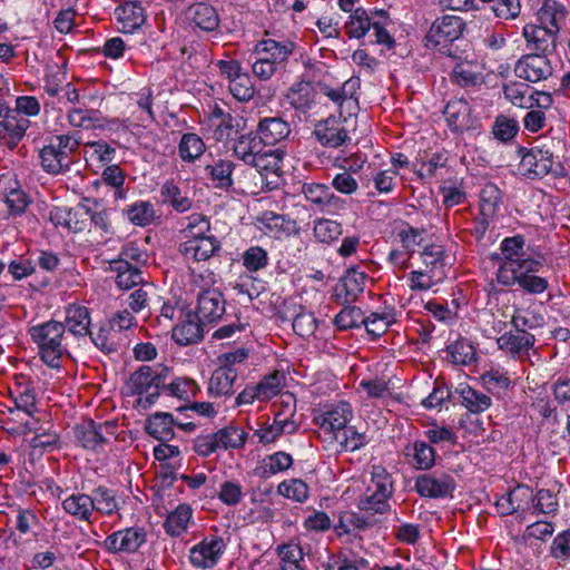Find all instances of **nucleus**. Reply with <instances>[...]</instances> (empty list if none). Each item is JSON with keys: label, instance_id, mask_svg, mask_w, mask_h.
I'll list each match as a JSON object with an SVG mask.
<instances>
[{"label": "nucleus", "instance_id": "nucleus-62", "mask_svg": "<svg viewBox=\"0 0 570 570\" xmlns=\"http://www.w3.org/2000/svg\"><path fill=\"white\" fill-rule=\"evenodd\" d=\"M364 314L357 306L344 307L334 318V323L341 331H346L363 325Z\"/></svg>", "mask_w": 570, "mask_h": 570}, {"label": "nucleus", "instance_id": "nucleus-39", "mask_svg": "<svg viewBox=\"0 0 570 570\" xmlns=\"http://www.w3.org/2000/svg\"><path fill=\"white\" fill-rule=\"evenodd\" d=\"M63 510L70 515L89 521L94 513V505L90 495L83 493L71 494L62 501Z\"/></svg>", "mask_w": 570, "mask_h": 570}, {"label": "nucleus", "instance_id": "nucleus-4", "mask_svg": "<svg viewBox=\"0 0 570 570\" xmlns=\"http://www.w3.org/2000/svg\"><path fill=\"white\" fill-rule=\"evenodd\" d=\"M79 142L70 135H59L50 139L39 153L42 168L52 175L65 173L72 164L71 155Z\"/></svg>", "mask_w": 570, "mask_h": 570}, {"label": "nucleus", "instance_id": "nucleus-43", "mask_svg": "<svg viewBox=\"0 0 570 570\" xmlns=\"http://www.w3.org/2000/svg\"><path fill=\"white\" fill-rule=\"evenodd\" d=\"M367 12L363 8H356L345 22L344 29L348 38L360 39L364 37L373 27Z\"/></svg>", "mask_w": 570, "mask_h": 570}, {"label": "nucleus", "instance_id": "nucleus-41", "mask_svg": "<svg viewBox=\"0 0 570 570\" xmlns=\"http://www.w3.org/2000/svg\"><path fill=\"white\" fill-rule=\"evenodd\" d=\"M424 228H416L409 223L403 222L397 229L396 237L401 244V247L413 256L419 247H424Z\"/></svg>", "mask_w": 570, "mask_h": 570}, {"label": "nucleus", "instance_id": "nucleus-23", "mask_svg": "<svg viewBox=\"0 0 570 570\" xmlns=\"http://www.w3.org/2000/svg\"><path fill=\"white\" fill-rule=\"evenodd\" d=\"M257 134L265 147L275 146L286 139L292 129L288 121L279 116L265 117L258 121Z\"/></svg>", "mask_w": 570, "mask_h": 570}, {"label": "nucleus", "instance_id": "nucleus-29", "mask_svg": "<svg viewBox=\"0 0 570 570\" xmlns=\"http://www.w3.org/2000/svg\"><path fill=\"white\" fill-rule=\"evenodd\" d=\"M444 116L454 132H462L472 126L471 109L464 99L449 101L444 108Z\"/></svg>", "mask_w": 570, "mask_h": 570}, {"label": "nucleus", "instance_id": "nucleus-1", "mask_svg": "<svg viewBox=\"0 0 570 570\" xmlns=\"http://www.w3.org/2000/svg\"><path fill=\"white\" fill-rule=\"evenodd\" d=\"M169 368L163 365H142L130 374L125 390L128 395H138L135 406L149 409L160 395L163 385L168 379Z\"/></svg>", "mask_w": 570, "mask_h": 570}, {"label": "nucleus", "instance_id": "nucleus-32", "mask_svg": "<svg viewBox=\"0 0 570 570\" xmlns=\"http://www.w3.org/2000/svg\"><path fill=\"white\" fill-rule=\"evenodd\" d=\"M236 379L237 370H228L227 367L218 366L208 381V393L215 397L232 395L234 393Z\"/></svg>", "mask_w": 570, "mask_h": 570}, {"label": "nucleus", "instance_id": "nucleus-7", "mask_svg": "<svg viewBox=\"0 0 570 570\" xmlns=\"http://www.w3.org/2000/svg\"><path fill=\"white\" fill-rule=\"evenodd\" d=\"M353 416V410L350 403L338 402L324 407L314 415L313 422L321 432L333 440H338V435L344 430Z\"/></svg>", "mask_w": 570, "mask_h": 570}, {"label": "nucleus", "instance_id": "nucleus-47", "mask_svg": "<svg viewBox=\"0 0 570 570\" xmlns=\"http://www.w3.org/2000/svg\"><path fill=\"white\" fill-rule=\"evenodd\" d=\"M199 391L200 387L198 384L188 377H177L169 384L165 382L163 385V392L183 401H189L191 397H195Z\"/></svg>", "mask_w": 570, "mask_h": 570}, {"label": "nucleus", "instance_id": "nucleus-21", "mask_svg": "<svg viewBox=\"0 0 570 570\" xmlns=\"http://www.w3.org/2000/svg\"><path fill=\"white\" fill-rule=\"evenodd\" d=\"M277 563L271 564L267 570H307L305 554L302 546L296 540L283 542L275 548Z\"/></svg>", "mask_w": 570, "mask_h": 570}, {"label": "nucleus", "instance_id": "nucleus-59", "mask_svg": "<svg viewBox=\"0 0 570 570\" xmlns=\"http://www.w3.org/2000/svg\"><path fill=\"white\" fill-rule=\"evenodd\" d=\"M228 89L238 101H249L255 95L254 83L246 72H242L236 79H232Z\"/></svg>", "mask_w": 570, "mask_h": 570}, {"label": "nucleus", "instance_id": "nucleus-60", "mask_svg": "<svg viewBox=\"0 0 570 570\" xmlns=\"http://www.w3.org/2000/svg\"><path fill=\"white\" fill-rule=\"evenodd\" d=\"M282 381L283 375L278 372H274L264 376L257 384H255L261 402H267L276 396L282 390Z\"/></svg>", "mask_w": 570, "mask_h": 570}, {"label": "nucleus", "instance_id": "nucleus-63", "mask_svg": "<svg viewBox=\"0 0 570 570\" xmlns=\"http://www.w3.org/2000/svg\"><path fill=\"white\" fill-rule=\"evenodd\" d=\"M481 381L491 393L500 394L509 389L511 381L505 372L500 368H491L481 375Z\"/></svg>", "mask_w": 570, "mask_h": 570}, {"label": "nucleus", "instance_id": "nucleus-64", "mask_svg": "<svg viewBox=\"0 0 570 570\" xmlns=\"http://www.w3.org/2000/svg\"><path fill=\"white\" fill-rule=\"evenodd\" d=\"M281 495L296 502H304L308 498V487L299 479H291L283 481L277 487Z\"/></svg>", "mask_w": 570, "mask_h": 570}, {"label": "nucleus", "instance_id": "nucleus-49", "mask_svg": "<svg viewBox=\"0 0 570 570\" xmlns=\"http://www.w3.org/2000/svg\"><path fill=\"white\" fill-rule=\"evenodd\" d=\"M234 164L230 160L217 159L205 166L206 175L216 183L217 187H229L233 183L232 173Z\"/></svg>", "mask_w": 570, "mask_h": 570}, {"label": "nucleus", "instance_id": "nucleus-14", "mask_svg": "<svg viewBox=\"0 0 570 570\" xmlns=\"http://www.w3.org/2000/svg\"><path fill=\"white\" fill-rule=\"evenodd\" d=\"M512 324L517 327V332L504 333L498 337L497 343L499 348L503 352L521 358L533 347L535 338L527 331L519 330V326L524 324L519 316L512 317Z\"/></svg>", "mask_w": 570, "mask_h": 570}, {"label": "nucleus", "instance_id": "nucleus-34", "mask_svg": "<svg viewBox=\"0 0 570 570\" xmlns=\"http://www.w3.org/2000/svg\"><path fill=\"white\" fill-rule=\"evenodd\" d=\"M175 424L176 421L170 413L156 412L147 419L146 431L150 436L159 441L167 442L175 435Z\"/></svg>", "mask_w": 570, "mask_h": 570}, {"label": "nucleus", "instance_id": "nucleus-44", "mask_svg": "<svg viewBox=\"0 0 570 570\" xmlns=\"http://www.w3.org/2000/svg\"><path fill=\"white\" fill-rule=\"evenodd\" d=\"M161 200L176 212L184 213L191 208L193 200L184 195L174 181H166L160 189Z\"/></svg>", "mask_w": 570, "mask_h": 570}, {"label": "nucleus", "instance_id": "nucleus-58", "mask_svg": "<svg viewBox=\"0 0 570 570\" xmlns=\"http://www.w3.org/2000/svg\"><path fill=\"white\" fill-rule=\"evenodd\" d=\"M298 429V423H287L277 425L272 423L268 426L258 429L255 431V435L258 438L262 444H271L275 442L283 434H294Z\"/></svg>", "mask_w": 570, "mask_h": 570}, {"label": "nucleus", "instance_id": "nucleus-3", "mask_svg": "<svg viewBox=\"0 0 570 570\" xmlns=\"http://www.w3.org/2000/svg\"><path fill=\"white\" fill-rule=\"evenodd\" d=\"M29 334L38 346L40 358L52 368L60 367L63 356L67 355L63 323L48 321L30 327Z\"/></svg>", "mask_w": 570, "mask_h": 570}, {"label": "nucleus", "instance_id": "nucleus-28", "mask_svg": "<svg viewBox=\"0 0 570 570\" xmlns=\"http://www.w3.org/2000/svg\"><path fill=\"white\" fill-rule=\"evenodd\" d=\"M540 267V263L533 259V265L527 268H518L513 273L515 278L512 279L509 284H501L505 287H511L514 284H518L522 289L530 294H541L548 287V281L543 277L534 275V273Z\"/></svg>", "mask_w": 570, "mask_h": 570}, {"label": "nucleus", "instance_id": "nucleus-36", "mask_svg": "<svg viewBox=\"0 0 570 570\" xmlns=\"http://www.w3.org/2000/svg\"><path fill=\"white\" fill-rule=\"evenodd\" d=\"M206 151V144L195 132H185L178 142V155L185 163H194Z\"/></svg>", "mask_w": 570, "mask_h": 570}, {"label": "nucleus", "instance_id": "nucleus-27", "mask_svg": "<svg viewBox=\"0 0 570 570\" xmlns=\"http://www.w3.org/2000/svg\"><path fill=\"white\" fill-rule=\"evenodd\" d=\"M187 18L197 28L203 31L212 32L218 29L220 19L215 7L197 2L188 7Z\"/></svg>", "mask_w": 570, "mask_h": 570}, {"label": "nucleus", "instance_id": "nucleus-5", "mask_svg": "<svg viewBox=\"0 0 570 570\" xmlns=\"http://www.w3.org/2000/svg\"><path fill=\"white\" fill-rule=\"evenodd\" d=\"M502 257L499 258L497 281L509 284L515 278L514 271L533 265V259L524 253V238L521 235L504 238L500 246Z\"/></svg>", "mask_w": 570, "mask_h": 570}, {"label": "nucleus", "instance_id": "nucleus-38", "mask_svg": "<svg viewBox=\"0 0 570 570\" xmlns=\"http://www.w3.org/2000/svg\"><path fill=\"white\" fill-rule=\"evenodd\" d=\"M286 97L292 107L305 111L315 100V89L309 81H299L289 88Z\"/></svg>", "mask_w": 570, "mask_h": 570}, {"label": "nucleus", "instance_id": "nucleus-33", "mask_svg": "<svg viewBox=\"0 0 570 570\" xmlns=\"http://www.w3.org/2000/svg\"><path fill=\"white\" fill-rule=\"evenodd\" d=\"M202 324L198 318L187 314L186 320L179 322L173 328L171 337L183 346L198 343L203 337Z\"/></svg>", "mask_w": 570, "mask_h": 570}, {"label": "nucleus", "instance_id": "nucleus-45", "mask_svg": "<svg viewBox=\"0 0 570 570\" xmlns=\"http://www.w3.org/2000/svg\"><path fill=\"white\" fill-rule=\"evenodd\" d=\"M90 499L92 500L94 511L99 513L111 515L119 510V503L115 492L107 487L101 485L96 488Z\"/></svg>", "mask_w": 570, "mask_h": 570}, {"label": "nucleus", "instance_id": "nucleus-26", "mask_svg": "<svg viewBox=\"0 0 570 570\" xmlns=\"http://www.w3.org/2000/svg\"><path fill=\"white\" fill-rule=\"evenodd\" d=\"M567 14L568 11L562 3L557 0H544L535 12V23L547 27L558 35Z\"/></svg>", "mask_w": 570, "mask_h": 570}, {"label": "nucleus", "instance_id": "nucleus-12", "mask_svg": "<svg viewBox=\"0 0 570 570\" xmlns=\"http://www.w3.org/2000/svg\"><path fill=\"white\" fill-rule=\"evenodd\" d=\"M346 116L347 115H344V117L340 116L338 118L331 116L315 125L313 134L322 146L326 148H338L351 139L344 126Z\"/></svg>", "mask_w": 570, "mask_h": 570}, {"label": "nucleus", "instance_id": "nucleus-16", "mask_svg": "<svg viewBox=\"0 0 570 570\" xmlns=\"http://www.w3.org/2000/svg\"><path fill=\"white\" fill-rule=\"evenodd\" d=\"M514 73L520 79L538 82L551 76L552 67L543 53H529L517 61Z\"/></svg>", "mask_w": 570, "mask_h": 570}, {"label": "nucleus", "instance_id": "nucleus-8", "mask_svg": "<svg viewBox=\"0 0 570 570\" xmlns=\"http://www.w3.org/2000/svg\"><path fill=\"white\" fill-rule=\"evenodd\" d=\"M30 120L0 101V145L13 149L30 127Z\"/></svg>", "mask_w": 570, "mask_h": 570}, {"label": "nucleus", "instance_id": "nucleus-57", "mask_svg": "<svg viewBox=\"0 0 570 570\" xmlns=\"http://www.w3.org/2000/svg\"><path fill=\"white\" fill-rule=\"evenodd\" d=\"M292 326L298 336L308 338L315 333L317 321L312 312L299 306V312L296 313Z\"/></svg>", "mask_w": 570, "mask_h": 570}, {"label": "nucleus", "instance_id": "nucleus-53", "mask_svg": "<svg viewBox=\"0 0 570 570\" xmlns=\"http://www.w3.org/2000/svg\"><path fill=\"white\" fill-rule=\"evenodd\" d=\"M504 96L514 106L521 108L532 107V89L523 82H511L504 86Z\"/></svg>", "mask_w": 570, "mask_h": 570}, {"label": "nucleus", "instance_id": "nucleus-42", "mask_svg": "<svg viewBox=\"0 0 570 570\" xmlns=\"http://www.w3.org/2000/svg\"><path fill=\"white\" fill-rule=\"evenodd\" d=\"M395 321V313L390 308L383 312H373L367 317L364 316L363 325L370 335L380 337Z\"/></svg>", "mask_w": 570, "mask_h": 570}, {"label": "nucleus", "instance_id": "nucleus-13", "mask_svg": "<svg viewBox=\"0 0 570 570\" xmlns=\"http://www.w3.org/2000/svg\"><path fill=\"white\" fill-rule=\"evenodd\" d=\"M115 434V424L105 421L96 423L92 420L86 421L77 426L76 435L85 449L98 451Z\"/></svg>", "mask_w": 570, "mask_h": 570}, {"label": "nucleus", "instance_id": "nucleus-50", "mask_svg": "<svg viewBox=\"0 0 570 570\" xmlns=\"http://www.w3.org/2000/svg\"><path fill=\"white\" fill-rule=\"evenodd\" d=\"M155 292L151 283H144L138 288L132 291L128 296V306L134 313L149 314L150 299Z\"/></svg>", "mask_w": 570, "mask_h": 570}, {"label": "nucleus", "instance_id": "nucleus-25", "mask_svg": "<svg viewBox=\"0 0 570 570\" xmlns=\"http://www.w3.org/2000/svg\"><path fill=\"white\" fill-rule=\"evenodd\" d=\"M295 45L292 41H276L274 39H263L254 47V52L262 59L273 61L274 65L285 63L293 52Z\"/></svg>", "mask_w": 570, "mask_h": 570}, {"label": "nucleus", "instance_id": "nucleus-9", "mask_svg": "<svg viewBox=\"0 0 570 570\" xmlns=\"http://www.w3.org/2000/svg\"><path fill=\"white\" fill-rule=\"evenodd\" d=\"M222 248L220 242L213 235L190 237L179 244L178 252L190 264L209 261Z\"/></svg>", "mask_w": 570, "mask_h": 570}, {"label": "nucleus", "instance_id": "nucleus-11", "mask_svg": "<svg viewBox=\"0 0 570 570\" xmlns=\"http://www.w3.org/2000/svg\"><path fill=\"white\" fill-rule=\"evenodd\" d=\"M522 153L519 170L528 178H542L550 173L553 166V154L543 149L539 146H532L531 148Z\"/></svg>", "mask_w": 570, "mask_h": 570}, {"label": "nucleus", "instance_id": "nucleus-51", "mask_svg": "<svg viewBox=\"0 0 570 570\" xmlns=\"http://www.w3.org/2000/svg\"><path fill=\"white\" fill-rule=\"evenodd\" d=\"M501 203V191L493 184L485 185L480 193V216L493 218Z\"/></svg>", "mask_w": 570, "mask_h": 570}, {"label": "nucleus", "instance_id": "nucleus-15", "mask_svg": "<svg viewBox=\"0 0 570 570\" xmlns=\"http://www.w3.org/2000/svg\"><path fill=\"white\" fill-rule=\"evenodd\" d=\"M146 541V532L141 528H127L109 534L102 547L111 553H132Z\"/></svg>", "mask_w": 570, "mask_h": 570}, {"label": "nucleus", "instance_id": "nucleus-17", "mask_svg": "<svg viewBox=\"0 0 570 570\" xmlns=\"http://www.w3.org/2000/svg\"><path fill=\"white\" fill-rule=\"evenodd\" d=\"M416 492L426 498H445L455 489L454 479L445 473H426L416 478Z\"/></svg>", "mask_w": 570, "mask_h": 570}, {"label": "nucleus", "instance_id": "nucleus-35", "mask_svg": "<svg viewBox=\"0 0 570 570\" xmlns=\"http://www.w3.org/2000/svg\"><path fill=\"white\" fill-rule=\"evenodd\" d=\"M111 268L117 273L116 283L121 289H129L145 283L141 271L131 262L117 259L111 263Z\"/></svg>", "mask_w": 570, "mask_h": 570}, {"label": "nucleus", "instance_id": "nucleus-22", "mask_svg": "<svg viewBox=\"0 0 570 570\" xmlns=\"http://www.w3.org/2000/svg\"><path fill=\"white\" fill-rule=\"evenodd\" d=\"M522 36L529 50L546 53L554 49L558 35L547 27L529 22L523 27Z\"/></svg>", "mask_w": 570, "mask_h": 570}, {"label": "nucleus", "instance_id": "nucleus-40", "mask_svg": "<svg viewBox=\"0 0 570 570\" xmlns=\"http://www.w3.org/2000/svg\"><path fill=\"white\" fill-rule=\"evenodd\" d=\"M68 122L75 128L90 129L96 127H108L117 126L119 124L118 119L107 120L106 125L99 122L97 117V112L92 110H83L81 108H72L68 112Z\"/></svg>", "mask_w": 570, "mask_h": 570}, {"label": "nucleus", "instance_id": "nucleus-24", "mask_svg": "<svg viewBox=\"0 0 570 570\" xmlns=\"http://www.w3.org/2000/svg\"><path fill=\"white\" fill-rule=\"evenodd\" d=\"M65 331L77 337H85L90 334L91 315L87 306L72 303L65 309Z\"/></svg>", "mask_w": 570, "mask_h": 570}, {"label": "nucleus", "instance_id": "nucleus-46", "mask_svg": "<svg viewBox=\"0 0 570 570\" xmlns=\"http://www.w3.org/2000/svg\"><path fill=\"white\" fill-rule=\"evenodd\" d=\"M119 22L126 32H132L145 22L144 9L137 3H126L117 9Z\"/></svg>", "mask_w": 570, "mask_h": 570}, {"label": "nucleus", "instance_id": "nucleus-20", "mask_svg": "<svg viewBox=\"0 0 570 570\" xmlns=\"http://www.w3.org/2000/svg\"><path fill=\"white\" fill-rule=\"evenodd\" d=\"M356 80L348 79L341 87L332 88L327 85L322 86V91L340 109L341 117L356 115L358 110V101L355 95Z\"/></svg>", "mask_w": 570, "mask_h": 570}, {"label": "nucleus", "instance_id": "nucleus-31", "mask_svg": "<svg viewBox=\"0 0 570 570\" xmlns=\"http://www.w3.org/2000/svg\"><path fill=\"white\" fill-rule=\"evenodd\" d=\"M191 519L193 508L187 503H180L167 514L164 530L170 537H180L187 532Z\"/></svg>", "mask_w": 570, "mask_h": 570}, {"label": "nucleus", "instance_id": "nucleus-37", "mask_svg": "<svg viewBox=\"0 0 570 570\" xmlns=\"http://www.w3.org/2000/svg\"><path fill=\"white\" fill-rule=\"evenodd\" d=\"M265 148L264 142L256 132H248L242 135L234 145V154L237 158L242 159L246 164H250L254 157H256Z\"/></svg>", "mask_w": 570, "mask_h": 570}, {"label": "nucleus", "instance_id": "nucleus-2", "mask_svg": "<svg viewBox=\"0 0 570 570\" xmlns=\"http://www.w3.org/2000/svg\"><path fill=\"white\" fill-rule=\"evenodd\" d=\"M394 492L392 475L382 465H372L371 479L357 499V508L367 514H385L391 510L390 499Z\"/></svg>", "mask_w": 570, "mask_h": 570}, {"label": "nucleus", "instance_id": "nucleus-18", "mask_svg": "<svg viewBox=\"0 0 570 570\" xmlns=\"http://www.w3.org/2000/svg\"><path fill=\"white\" fill-rule=\"evenodd\" d=\"M225 313L223 294L216 288H208L198 294L196 317L203 324L218 321Z\"/></svg>", "mask_w": 570, "mask_h": 570}, {"label": "nucleus", "instance_id": "nucleus-52", "mask_svg": "<svg viewBox=\"0 0 570 570\" xmlns=\"http://www.w3.org/2000/svg\"><path fill=\"white\" fill-rule=\"evenodd\" d=\"M219 449H239L246 442L247 433L236 426H226L215 433Z\"/></svg>", "mask_w": 570, "mask_h": 570}, {"label": "nucleus", "instance_id": "nucleus-55", "mask_svg": "<svg viewBox=\"0 0 570 570\" xmlns=\"http://www.w3.org/2000/svg\"><path fill=\"white\" fill-rule=\"evenodd\" d=\"M448 353L452 363L458 365H468L475 360L474 346L464 338L458 340L449 345Z\"/></svg>", "mask_w": 570, "mask_h": 570}, {"label": "nucleus", "instance_id": "nucleus-19", "mask_svg": "<svg viewBox=\"0 0 570 570\" xmlns=\"http://www.w3.org/2000/svg\"><path fill=\"white\" fill-rule=\"evenodd\" d=\"M531 502H534L532 489L528 485L518 484L497 500L495 508L501 515H511L519 511H525Z\"/></svg>", "mask_w": 570, "mask_h": 570}, {"label": "nucleus", "instance_id": "nucleus-6", "mask_svg": "<svg viewBox=\"0 0 570 570\" xmlns=\"http://www.w3.org/2000/svg\"><path fill=\"white\" fill-rule=\"evenodd\" d=\"M464 28L465 22L456 16L446 14L436 19L425 36L426 46L445 52L448 45L463 35Z\"/></svg>", "mask_w": 570, "mask_h": 570}, {"label": "nucleus", "instance_id": "nucleus-54", "mask_svg": "<svg viewBox=\"0 0 570 570\" xmlns=\"http://www.w3.org/2000/svg\"><path fill=\"white\" fill-rule=\"evenodd\" d=\"M462 404L471 413H481L488 410L492 401L487 394L479 392L470 386L462 389L461 391Z\"/></svg>", "mask_w": 570, "mask_h": 570}, {"label": "nucleus", "instance_id": "nucleus-56", "mask_svg": "<svg viewBox=\"0 0 570 570\" xmlns=\"http://www.w3.org/2000/svg\"><path fill=\"white\" fill-rule=\"evenodd\" d=\"M127 216L132 224L145 227L155 220L156 213L149 202H138L127 209Z\"/></svg>", "mask_w": 570, "mask_h": 570}, {"label": "nucleus", "instance_id": "nucleus-48", "mask_svg": "<svg viewBox=\"0 0 570 570\" xmlns=\"http://www.w3.org/2000/svg\"><path fill=\"white\" fill-rule=\"evenodd\" d=\"M249 165L255 167L262 176L264 174H271L278 178L282 158L275 150L266 149L265 147L256 157L253 158Z\"/></svg>", "mask_w": 570, "mask_h": 570}, {"label": "nucleus", "instance_id": "nucleus-61", "mask_svg": "<svg viewBox=\"0 0 570 570\" xmlns=\"http://www.w3.org/2000/svg\"><path fill=\"white\" fill-rule=\"evenodd\" d=\"M419 257L423 265L430 266L431 269L444 271L445 267V250L442 245L431 244L425 245Z\"/></svg>", "mask_w": 570, "mask_h": 570}, {"label": "nucleus", "instance_id": "nucleus-30", "mask_svg": "<svg viewBox=\"0 0 570 570\" xmlns=\"http://www.w3.org/2000/svg\"><path fill=\"white\" fill-rule=\"evenodd\" d=\"M367 276L363 272L350 269L342 277L336 286V296L343 298L345 303H353L364 292Z\"/></svg>", "mask_w": 570, "mask_h": 570}, {"label": "nucleus", "instance_id": "nucleus-10", "mask_svg": "<svg viewBox=\"0 0 570 570\" xmlns=\"http://www.w3.org/2000/svg\"><path fill=\"white\" fill-rule=\"evenodd\" d=\"M225 548L226 544L222 537L206 535L189 550V561L197 569H210L217 564Z\"/></svg>", "mask_w": 570, "mask_h": 570}]
</instances>
